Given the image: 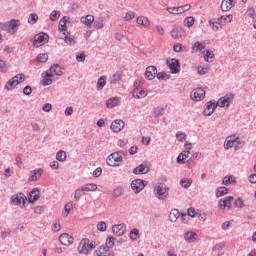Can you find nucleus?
Masks as SVG:
<instances>
[{
    "label": "nucleus",
    "instance_id": "nucleus-1",
    "mask_svg": "<svg viewBox=\"0 0 256 256\" xmlns=\"http://www.w3.org/2000/svg\"><path fill=\"white\" fill-rule=\"evenodd\" d=\"M21 26V21L17 19H11L8 22H0V29L2 31H8L11 35H15V33L19 30V27Z\"/></svg>",
    "mask_w": 256,
    "mask_h": 256
},
{
    "label": "nucleus",
    "instance_id": "nucleus-2",
    "mask_svg": "<svg viewBox=\"0 0 256 256\" xmlns=\"http://www.w3.org/2000/svg\"><path fill=\"white\" fill-rule=\"evenodd\" d=\"M95 247H97L95 241L91 242L89 238H84L79 243L78 253L81 255H89V251L95 249Z\"/></svg>",
    "mask_w": 256,
    "mask_h": 256
},
{
    "label": "nucleus",
    "instance_id": "nucleus-3",
    "mask_svg": "<svg viewBox=\"0 0 256 256\" xmlns=\"http://www.w3.org/2000/svg\"><path fill=\"white\" fill-rule=\"evenodd\" d=\"M23 81H25V74H17L16 76L12 77L10 80L7 81L4 89H6L7 91H11V89H15L19 85V83H23Z\"/></svg>",
    "mask_w": 256,
    "mask_h": 256
},
{
    "label": "nucleus",
    "instance_id": "nucleus-4",
    "mask_svg": "<svg viewBox=\"0 0 256 256\" xmlns=\"http://www.w3.org/2000/svg\"><path fill=\"white\" fill-rule=\"evenodd\" d=\"M121 161H123V155L121 152H113L106 159V163L109 167H119V163H121Z\"/></svg>",
    "mask_w": 256,
    "mask_h": 256
},
{
    "label": "nucleus",
    "instance_id": "nucleus-5",
    "mask_svg": "<svg viewBox=\"0 0 256 256\" xmlns=\"http://www.w3.org/2000/svg\"><path fill=\"white\" fill-rule=\"evenodd\" d=\"M46 43H49V34L40 32L34 36V47H43Z\"/></svg>",
    "mask_w": 256,
    "mask_h": 256
},
{
    "label": "nucleus",
    "instance_id": "nucleus-6",
    "mask_svg": "<svg viewBox=\"0 0 256 256\" xmlns=\"http://www.w3.org/2000/svg\"><path fill=\"white\" fill-rule=\"evenodd\" d=\"M185 147L187 150H184L183 152H181L178 157H177V163L179 165H185V163H187L188 159H191V157L189 155H191V143L187 144L185 143Z\"/></svg>",
    "mask_w": 256,
    "mask_h": 256
},
{
    "label": "nucleus",
    "instance_id": "nucleus-7",
    "mask_svg": "<svg viewBox=\"0 0 256 256\" xmlns=\"http://www.w3.org/2000/svg\"><path fill=\"white\" fill-rule=\"evenodd\" d=\"M168 195H169V187H167V185H165L164 183H160L156 187L157 199H160V200L167 199Z\"/></svg>",
    "mask_w": 256,
    "mask_h": 256
},
{
    "label": "nucleus",
    "instance_id": "nucleus-8",
    "mask_svg": "<svg viewBox=\"0 0 256 256\" xmlns=\"http://www.w3.org/2000/svg\"><path fill=\"white\" fill-rule=\"evenodd\" d=\"M147 187V181L142 179H135L131 182V189L134 193L138 194L141 193Z\"/></svg>",
    "mask_w": 256,
    "mask_h": 256
},
{
    "label": "nucleus",
    "instance_id": "nucleus-9",
    "mask_svg": "<svg viewBox=\"0 0 256 256\" xmlns=\"http://www.w3.org/2000/svg\"><path fill=\"white\" fill-rule=\"evenodd\" d=\"M167 65L173 75H177L181 71V63L178 59L172 58L168 60Z\"/></svg>",
    "mask_w": 256,
    "mask_h": 256
},
{
    "label": "nucleus",
    "instance_id": "nucleus-10",
    "mask_svg": "<svg viewBox=\"0 0 256 256\" xmlns=\"http://www.w3.org/2000/svg\"><path fill=\"white\" fill-rule=\"evenodd\" d=\"M235 95L233 93L226 94L224 97H221L217 102L218 107H229L231 101H233Z\"/></svg>",
    "mask_w": 256,
    "mask_h": 256
},
{
    "label": "nucleus",
    "instance_id": "nucleus-11",
    "mask_svg": "<svg viewBox=\"0 0 256 256\" xmlns=\"http://www.w3.org/2000/svg\"><path fill=\"white\" fill-rule=\"evenodd\" d=\"M215 109H217V102L216 101H209L206 103L204 110H203V115L204 117H210L212 113H215Z\"/></svg>",
    "mask_w": 256,
    "mask_h": 256
},
{
    "label": "nucleus",
    "instance_id": "nucleus-12",
    "mask_svg": "<svg viewBox=\"0 0 256 256\" xmlns=\"http://www.w3.org/2000/svg\"><path fill=\"white\" fill-rule=\"evenodd\" d=\"M193 101H203L205 99V90L203 88H195L191 95Z\"/></svg>",
    "mask_w": 256,
    "mask_h": 256
},
{
    "label": "nucleus",
    "instance_id": "nucleus-13",
    "mask_svg": "<svg viewBox=\"0 0 256 256\" xmlns=\"http://www.w3.org/2000/svg\"><path fill=\"white\" fill-rule=\"evenodd\" d=\"M156 75H157V67L148 66L146 68V71L144 73L145 79H147L148 81H153V79H155Z\"/></svg>",
    "mask_w": 256,
    "mask_h": 256
},
{
    "label": "nucleus",
    "instance_id": "nucleus-14",
    "mask_svg": "<svg viewBox=\"0 0 256 256\" xmlns=\"http://www.w3.org/2000/svg\"><path fill=\"white\" fill-rule=\"evenodd\" d=\"M125 127V122L121 119H116L112 121L110 129L113 133H119Z\"/></svg>",
    "mask_w": 256,
    "mask_h": 256
},
{
    "label": "nucleus",
    "instance_id": "nucleus-15",
    "mask_svg": "<svg viewBox=\"0 0 256 256\" xmlns=\"http://www.w3.org/2000/svg\"><path fill=\"white\" fill-rule=\"evenodd\" d=\"M25 199H26L25 194L19 193L11 196L10 201L12 205H21V202H22V205L25 206Z\"/></svg>",
    "mask_w": 256,
    "mask_h": 256
},
{
    "label": "nucleus",
    "instance_id": "nucleus-16",
    "mask_svg": "<svg viewBox=\"0 0 256 256\" xmlns=\"http://www.w3.org/2000/svg\"><path fill=\"white\" fill-rule=\"evenodd\" d=\"M233 199V196H228L224 199H221L218 203L219 209H231V203H233Z\"/></svg>",
    "mask_w": 256,
    "mask_h": 256
},
{
    "label": "nucleus",
    "instance_id": "nucleus-17",
    "mask_svg": "<svg viewBox=\"0 0 256 256\" xmlns=\"http://www.w3.org/2000/svg\"><path fill=\"white\" fill-rule=\"evenodd\" d=\"M126 229H127V226L124 223L116 224L112 226L113 233H115V235H117L118 237L125 235Z\"/></svg>",
    "mask_w": 256,
    "mask_h": 256
},
{
    "label": "nucleus",
    "instance_id": "nucleus-18",
    "mask_svg": "<svg viewBox=\"0 0 256 256\" xmlns=\"http://www.w3.org/2000/svg\"><path fill=\"white\" fill-rule=\"evenodd\" d=\"M43 175V169L38 168V169H34L32 171H30V175H29V181H39V179H41V176Z\"/></svg>",
    "mask_w": 256,
    "mask_h": 256
},
{
    "label": "nucleus",
    "instance_id": "nucleus-19",
    "mask_svg": "<svg viewBox=\"0 0 256 256\" xmlns=\"http://www.w3.org/2000/svg\"><path fill=\"white\" fill-rule=\"evenodd\" d=\"M59 241L61 243V245H71L74 241L73 236H70L68 233H63L62 235H60L59 237Z\"/></svg>",
    "mask_w": 256,
    "mask_h": 256
},
{
    "label": "nucleus",
    "instance_id": "nucleus-20",
    "mask_svg": "<svg viewBox=\"0 0 256 256\" xmlns=\"http://www.w3.org/2000/svg\"><path fill=\"white\" fill-rule=\"evenodd\" d=\"M41 197V193L39 192V188H34L28 196L29 203H35V201H39Z\"/></svg>",
    "mask_w": 256,
    "mask_h": 256
},
{
    "label": "nucleus",
    "instance_id": "nucleus-21",
    "mask_svg": "<svg viewBox=\"0 0 256 256\" xmlns=\"http://www.w3.org/2000/svg\"><path fill=\"white\" fill-rule=\"evenodd\" d=\"M199 239V235L193 231H188L184 234V240L187 243H195Z\"/></svg>",
    "mask_w": 256,
    "mask_h": 256
},
{
    "label": "nucleus",
    "instance_id": "nucleus-22",
    "mask_svg": "<svg viewBox=\"0 0 256 256\" xmlns=\"http://www.w3.org/2000/svg\"><path fill=\"white\" fill-rule=\"evenodd\" d=\"M149 171V167L146 164H140L138 167L134 168V175H145Z\"/></svg>",
    "mask_w": 256,
    "mask_h": 256
},
{
    "label": "nucleus",
    "instance_id": "nucleus-23",
    "mask_svg": "<svg viewBox=\"0 0 256 256\" xmlns=\"http://www.w3.org/2000/svg\"><path fill=\"white\" fill-rule=\"evenodd\" d=\"M183 33H185L183 28L178 26L173 28V30L171 31V37L173 39H181V37H183Z\"/></svg>",
    "mask_w": 256,
    "mask_h": 256
},
{
    "label": "nucleus",
    "instance_id": "nucleus-24",
    "mask_svg": "<svg viewBox=\"0 0 256 256\" xmlns=\"http://www.w3.org/2000/svg\"><path fill=\"white\" fill-rule=\"evenodd\" d=\"M80 21L81 23L86 25V27H91V25H93V22L95 21V17L93 15L82 16Z\"/></svg>",
    "mask_w": 256,
    "mask_h": 256
},
{
    "label": "nucleus",
    "instance_id": "nucleus-25",
    "mask_svg": "<svg viewBox=\"0 0 256 256\" xmlns=\"http://www.w3.org/2000/svg\"><path fill=\"white\" fill-rule=\"evenodd\" d=\"M50 75H57L61 77L63 75V71L61 70V66L59 64H54L49 68Z\"/></svg>",
    "mask_w": 256,
    "mask_h": 256
},
{
    "label": "nucleus",
    "instance_id": "nucleus-26",
    "mask_svg": "<svg viewBox=\"0 0 256 256\" xmlns=\"http://www.w3.org/2000/svg\"><path fill=\"white\" fill-rule=\"evenodd\" d=\"M234 6L235 3H233V0H223L221 3L222 11H230Z\"/></svg>",
    "mask_w": 256,
    "mask_h": 256
},
{
    "label": "nucleus",
    "instance_id": "nucleus-27",
    "mask_svg": "<svg viewBox=\"0 0 256 256\" xmlns=\"http://www.w3.org/2000/svg\"><path fill=\"white\" fill-rule=\"evenodd\" d=\"M133 97H136V99H143L147 97V91L140 90L139 88H135L133 92Z\"/></svg>",
    "mask_w": 256,
    "mask_h": 256
},
{
    "label": "nucleus",
    "instance_id": "nucleus-28",
    "mask_svg": "<svg viewBox=\"0 0 256 256\" xmlns=\"http://www.w3.org/2000/svg\"><path fill=\"white\" fill-rule=\"evenodd\" d=\"M109 251H110L109 247H107V246H100L96 250V255L97 256H109Z\"/></svg>",
    "mask_w": 256,
    "mask_h": 256
},
{
    "label": "nucleus",
    "instance_id": "nucleus-29",
    "mask_svg": "<svg viewBox=\"0 0 256 256\" xmlns=\"http://www.w3.org/2000/svg\"><path fill=\"white\" fill-rule=\"evenodd\" d=\"M209 23L213 31H219V29H223V24L221 21H219V18H217V20H210Z\"/></svg>",
    "mask_w": 256,
    "mask_h": 256
},
{
    "label": "nucleus",
    "instance_id": "nucleus-30",
    "mask_svg": "<svg viewBox=\"0 0 256 256\" xmlns=\"http://www.w3.org/2000/svg\"><path fill=\"white\" fill-rule=\"evenodd\" d=\"M51 77H53V74L46 72L45 77L41 81L43 87H47L48 85H51V83H53V79H51Z\"/></svg>",
    "mask_w": 256,
    "mask_h": 256
},
{
    "label": "nucleus",
    "instance_id": "nucleus-31",
    "mask_svg": "<svg viewBox=\"0 0 256 256\" xmlns=\"http://www.w3.org/2000/svg\"><path fill=\"white\" fill-rule=\"evenodd\" d=\"M117 103H119V98H110L106 101V107H108V109H113V107H117Z\"/></svg>",
    "mask_w": 256,
    "mask_h": 256
},
{
    "label": "nucleus",
    "instance_id": "nucleus-32",
    "mask_svg": "<svg viewBox=\"0 0 256 256\" xmlns=\"http://www.w3.org/2000/svg\"><path fill=\"white\" fill-rule=\"evenodd\" d=\"M69 19V17L64 16L60 22H59V30L60 31H64V33H67V20Z\"/></svg>",
    "mask_w": 256,
    "mask_h": 256
},
{
    "label": "nucleus",
    "instance_id": "nucleus-33",
    "mask_svg": "<svg viewBox=\"0 0 256 256\" xmlns=\"http://www.w3.org/2000/svg\"><path fill=\"white\" fill-rule=\"evenodd\" d=\"M107 85V77L101 76L97 81V91H101Z\"/></svg>",
    "mask_w": 256,
    "mask_h": 256
},
{
    "label": "nucleus",
    "instance_id": "nucleus-34",
    "mask_svg": "<svg viewBox=\"0 0 256 256\" xmlns=\"http://www.w3.org/2000/svg\"><path fill=\"white\" fill-rule=\"evenodd\" d=\"M180 213L178 209H174L170 212L169 214V219L172 223H175V221H177V219H179Z\"/></svg>",
    "mask_w": 256,
    "mask_h": 256
},
{
    "label": "nucleus",
    "instance_id": "nucleus-35",
    "mask_svg": "<svg viewBox=\"0 0 256 256\" xmlns=\"http://www.w3.org/2000/svg\"><path fill=\"white\" fill-rule=\"evenodd\" d=\"M218 21H220L222 25H227V23H231V21H233V15L220 16Z\"/></svg>",
    "mask_w": 256,
    "mask_h": 256
},
{
    "label": "nucleus",
    "instance_id": "nucleus-36",
    "mask_svg": "<svg viewBox=\"0 0 256 256\" xmlns=\"http://www.w3.org/2000/svg\"><path fill=\"white\" fill-rule=\"evenodd\" d=\"M124 191H125V190L123 189V186H118V187H116V188L113 190L112 195H113V197H114L115 199H117V198L121 197V195H123V192H124Z\"/></svg>",
    "mask_w": 256,
    "mask_h": 256
},
{
    "label": "nucleus",
    "instance_id": "nucleus-37",
    "mask_svg": "<svg viewBox=\"0 0 256 256\" xmlns=\"http://www.w3.org/2000/svg\"><path fill=\"white\" fill-rule=\"evenodd\" d=\"M205 50V44L201 43V42H195L194 45L192 46V51H195V53L199 52V51H203Z\"/></svg>",
    "mask_w": 256,
    "mask_h": 256
},
{
    "label": "nucleus",
    "instance_id": "nucleus-38",
    "mask_svg": "<svg viewBox=\"0 0 256 256\" xmlns=\"http://www.w3.org/2000/svg\"><path fill=\"white\" fill-rule=\"evenodd\" d=\"M56 159H57V161H60L61 163H63V161H65V159H67V153L63 150H59L56 153Z\"/></svg>",
    "mask_w": 256,
    "mask_h": 256
},
{
    "label": "nucleus",
    "instance_id": "nucleus-39",
    "mask_svg": "<svg viewBox=\"0 0 256 256\" xmlns=\"http://www.w3.org/2000/svg\"><path fill=\"white\" fill-rule=\"evenodd\" d=\"M192 183L193 181H191V179L189 178H184L180 180V186L184 187V189H189Z\"/></svg>",
    "mask_w": 256,
    "mask_h": 256
},
{
    "label": "nucleus",
    "instance_id": "nucleus-40",
    "mask_svg": "<svg viewBox=\"0 0 256 256\" xmlns=\"http://www.w3.org/2000/svg\"><path fill=\"white\" fill-rule=\"evenodd\" d=\"M229 193V190L225 186H221L216 191V197H223V195H227Z\"/></svg>",
    "mask_w": 256,
    "mask_h": 256
},
{
    "label": "nucleus",
    "instance_id": "nucleus-41",
    "mask_svg": "<svg viewBox=\"0 0 256 256\" xmlns=\"http://www.w3.org/2000/svg\"><path fill=\"white\" fill-rule=\"evenodd\" d=\"M105 20L101 17L94 21V27L95 29H103L105 27Z\"/></svg>",
    "mask_w": 256,
    "mask_h": 256
},
{
    "label": "nucleus",
    "instance_id": "nucleus-42",
    "mask_svg": "<svg viewBox=\"0 0 256 256\" xmlns=\"http://www.w3.org/2000/svg\"><path fill=\"white\" fill-rule=\"evenodd\" d=\"M233 139H234L235 151H237L238 149H241V147L245 145V142L239 139L238 137L233 136Z\"/></svg>",
    "mask_w": 256,
    "mask_h": 256
},
{
    "label": "nucleus",
    "instance_id": "nucleus-43",
    "mask_svg": "<svg viewBox=\"0 0 256 256\" xmlns=\"http://www.w3.org/2000/svg\"><path fill=\"white\" fill-rule=\"evenodd\" d=\"M64 35V41L67 43V45H73L75 43V39L73 36H69V32H63Z\"/></svg>",
    "mask_w": 256,
    "mask_h": 256
},
{
    "label": "nucleus",
    "instance_id": "nucleus-44",
    "mask_svg": "<svg viewBox=\"0 0 256 256\" xmlns=\"http://www.w3.org/2000/svg\"><path fill=\"white\" fill-rule=\"evenodd\" d=\"M82 191H97V184H85L82 186Z\"/></svg>",
    "mask_w": 256,
    "mask_h": 256
},
{
    "label": "nucleus",
    "instance_id": "nucleus-45",
    "mask_svg": "<svg viewBox=\"0 0 256 256\" xmlns=\"http://www.w3.org/2000/svg\"><path fill=\"white\" fill-rule=\"evenodd\" d=\"M235 145V140L233 136L227 138V143L224 144V149H231Z\"/></svg>",
    "mask_w": 256,
    "mask_h": 256
},
{
    "label": "nucleus",
    "instance_id": "nucleus-46",
    "mask_svg": "<svg viewBox=\"0 0 256 256\" xmlns=\"http://www.w3.org/2000/svg\"><path fill=\"white\" fill-rule=\"evenodd\" d=\"M138 25H144V27H147L149 25V19L145 16H141L137 18Z\"/></svg>",
    "mask_w": 256,
    "mask_h": 256
},
{
    "label": "nucleus",
    "instance_id": "nucleus-47",
    "mask_svg": "<svg viewBox=\"0 0 256 256\" xmlns=\"http://www.w3.org/2000/svg\"><path fill=\"white\" fill-rule=\"evenodd\" d=\"M177 9V14L181 15V13H185V11H189V9H191V5L186 4L180 7H176Z\"/></svg>",
    "mask_w": 256,
    "mask_h": 256
},
{
    "label": "nucleus",
    "instance_id": "nucleus-48",
    "mask_svg": "<svg viewBox=\"0 0 256 256\" xmlns=\"http://www.w3.org/2000/svg\"><path fill=\"white\" fill-rule=\"evenodd\" d=\"M212 59H215V54H213V52L207 50L206 54L204 55V60L209 63L211 61H213Z\"/></svg>",
    "mask_w": 256,
    "mask_h": 256
},
{
    "label": "nucleus",
    "instance_id": "nucleus-49",
    "mask_svg": "<svg viewBox=\"0 0 256 256\" xmlns=\"http://www.w3.org/2000/svg\"><path fill=\"white\" fill-rule=\"evenodd\" d=\"M105 245L108 247V249H112V247L115 245V238L113 236H108Z\"/></svg>",
    "mask_w": 256,
    "mask_h": 256
},
{
    "label": "nucleus",
    "instance_id": "nucleus-50",
    "mask_svg": "<svg viewBox=\"0 0 256 256\" xmlns=\"http://www.w3.org/2000/svg\"><path fill=\"white\" fill-rule=\"evenodd\" d=\"M234 207H236V209H243L245 207V203L243 202V199L237 198L234 201Z\"/></svg>",
    "mask_w": 256,
    "mask_h": 256
},
{
    "label": "nucleus",
    "instance_id": "nucleus-51",
    "mask_svg": "<svg viewBox=\"0 0 256 256\" xmlns=\"http://www.w3.org/2000/svg\"><path fill=\"white\" fill-rule=\"evenodd\" d=\"M137 237H139V229L133 228L130 231V239H132V241H137Z\"/></svg>",
    "mask_w": 256,
    "mask_h": 256
},
{
    "label": "nucleus",
    "instance_id": "nucleus-52",
    "mask_svg": "<svg viewBox=\"0 0 256 256\" xmlns=\"http://www.w3.org/2000/svg\"><path fill=\"white\" fill-rule=\"evenodd\" d=\"M47 59H49V55H47V53H42L37 56V61L39 63H47Z\"/></svg>",
    "mask_w": 256,
    "mask_h": 256
},
{
    "label": "nucleus",
    "instance_id": "nucleus-53",
    "mask_svg": "<svg viewBox=\"0 0 256 256\" xmlns=\"http://www.w3.org/2000/svg\"><path fill=\"white\" fill-rule=\"evenodd\" d=\"M38 19H39V16H37L36 13H32L29 15L28 23H30L31 25H35V23H37Z\"/></svg>",
    "mask_w": 256,
    "mask_h": 256
},
{
    "label": "nucleus",
    "instance_id": "nucleus-54",
    "mask_svg": "<svg viewBox=\"0 0 256 256\" xmlns=\"http://www.w3.org/2000/svg\"><path fill=\"white\" fill-rule=\"evenodd\" d=\"M156 77L159 81H167L169 79V75L165 72H159L156 74Z\"/></svg>",
    "mask_w": 256,
    "mask_h": 256
},
{
    "label": "nucleus",
    "instance_id": "nucleus-55",
    "mask_svg": "<svg viewBox=\"0 0 256 256\" xmlns=\"http://www.w3.org/2000/svg\"><path fill=\"white\" fill-rule=\"evenodd\" d=\"M184 23L187 27H193V25H195V18L189 16L184 20Z\"/></svg>",
    "mask_w": 256,
    "mask_h": 256
},
{
    "label": "nucleus",
    "instance_id": "nucleus-56",
    "mask_svg": "<svg viewBox=\"0 0 256 256\" xmlns=\"http://www.w3.org/2000/svg\"><path fill=\"white\" fill-rule=\"evenodd\" d=\"M222 183H223V185H231V183H235V178H233V176H225L223 178Z\"/></svg>",
    "mask_w": 256,
    "mask_h": 256
},
{
    "label": "nucleus",
    "instance_id": "nucleus-57",
    "mask_svg": "<svg viewBox=\"0 0 256 256\" xmlns=\"http://www.w3.org/2000/svg\"><path fill=\"white\" fill-rule=\"evenodd\" d=\"M97 229H98V231H101L102 233L107 231V223H105V221L98 222Z\"/></svg>",
    "mask_w": 256,
    "mask_h": 256
},
{
    "label": "nucleus",
    "instance_id": "nucleus-58",
    "mask_svg": "<svg viewBox=\"0 0 256 256\" xmlns=\"http://www.w3.org/2000/svg\"><path fill=\"white\" fill-rule=\"evenodd\" d=\"M165 109L163 107H157L154 109V117H161L163 115Z\"/></svg>",
    "mask_w": 256,
    "mask_h": 256
},
{
    "label": "nucleus",
    "instance_id": "nucleus-59",
    "mask_svg": "<svg viewBox=\"0 0 256 256\" xmlns=\"http://www.w3.org/2000/svg\"><path fill=\"white\" fill-rule=\"evenodd\" d=\"M0 71L1 73H7L8 68H7V64L5 63V60H2L0 58Z\"/></svg>",
    "mask_w": 256,
    "mask_h": 256
},
{
    "label": "nucleus",
    "instance_id": "nucleus-60",
    "mask_svg": "<svg viewBox=\"0 0 256 256\" xmlns=\"http://www.w3.org/2000/svg\"><path fill=\"white\" fill-rule=\"evenodd\" d=\"M83 191H85L83 190V187L76 189L74 193V197L76 199H81V197L83 196Z\"/></svg>",
    "mask_w": 256,
    "mask_h": 256
},
{
    "label": "nucleus",
    "instance_id": "nucleus-61",
    "mask_svg": "<svg viewBox=\"0 0 256 256\" xmlns=\"http://www.w3.org/2000/svg\"><path fill=\"white\" fill-rule=\"evenodd\" d=\"M58 17H60V14L57 10H53L50 14V20L51 21H57Z\"/></svg>",
    "mask_w": 256,
    "mask_h": 256
},
{
    "label": "nucleus",
    "instance_id": "nucleus-62",
    "mask_svg": "<svg viewBox=\"0 0 256 256\" xmlns=\"http://www.w3.org/2000/svg\"><path fill=\"white\" fill-rule=\"evenodd\" d=\"M131 19H135V12H127L124 21H131Z\"/></svg>",
    "mask_w": 256,
    "mask_h": 256
},
{
    "label": "nucleus",
    "instance_id": "nucleus-63",
    "mask_svg": "<svg viewBox=\"0 0 256 256\" xmlns=\"http://www.w3.org/2000/svg\"><path fill=\"white\" fill-rule=\"evenodd\" d=\"M31 93H33V88H31L30 85H27L23 88L24 95H31Z\"/></svg>",
    "mask_w": 256,
    "mask_h": 256
},
{
    "label": "nucleus",
    "instance_id": "nucleus-64",
    "mask_svg": "<svg viewBox=\"0 0 256 256\" xmlns=\"http://www.w3.org/2000/svg\"><path fill=\"white\" fill-rule=\"evenodd\" d=\"M185 137H186L185 133H183V132H181V131H178V132L176 133V139H177L178 141H184V140H185Z\"/></svg>",
    "mask_w": 256,
    "mask_h": 256
}]
</instances>
